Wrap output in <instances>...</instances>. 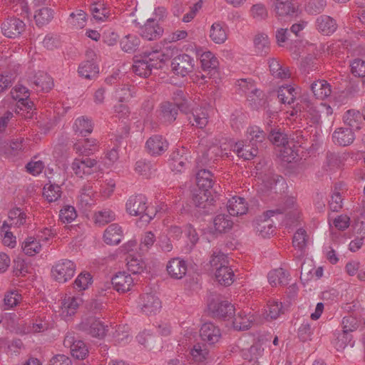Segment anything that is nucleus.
I'll return each instance as SVG.
<instances>
[{
	"mask_svg": "<svg viewBox=\"0 0 365 365\" xmlns=\"http://www.w3.org/2000/svg\"><path fill=\"white\" fill-rule=\"evenodd\" d=\"M265 187L270 190H274L275 193L278 192L277 186L284 185V179L281 175L277 174L266 175L263 180Z\"/></svg>",
	"mask_w": 365,
	"mask_h": 365,
	"instance_id": "nucleus-52",
	"label": "nucleus"
},
{
	"mask_svg": "<svg viewBox=\"0 0 365 365\" xmlns=\"http://www.w3.org/2000/svg\"><path fill=\"white\" fill-rule=\"evenodd\" d=\"M92 283V276L88 272L81 273L76 279L73 283L74 289L78 291H83L88 289Z\"/></svg>",
	"mask_w": 365,
	"mask_h": 365,
	"instance_id": "nucleus-53",
	"label": "nucleus"
},
{
	"mask_svg": "<svg viewBox=\"0 0 365 365\" xmlns=\"http://www.w3.org/2000/svg\"><path fill=\"white\" fill-rule=\"evenodd\" d=\"M215 232L222 234L228 232L233 226V221L230 215L220 214L217 215L213 220Z\"/></svg>",
	"mask_w": 365,
	"mask_h": 365,
	"instance_id": "nucleus-32",
	"label": "nucleus"
},
{
	"mask_svg": "<svg viewBox=\"0 0 365 365\" xmlns=\"http://www.w3.org/2000/svg\"><path fill=\"white\" fill-rule=\"evenodd\" d=\"M289 274L282 268L275 269L268 274V281L272 287L277 285L284 286L288 284V277Z\"/></svg>",
	"mask_w": 365,
	"mask_h": 365,
	"instance_id": "nucleus-34",
	"label": "nucleus"
},
{
	"mask_svg": "<svg viewBox=\"0 0 365 365\" xmlns=\"http://www.w3.org/2000/svg\"><path fill=\"white\" fill-rule=\"evenodd\" d=\"M268 139L274 145L284 147L285 149H287V145H289L287 135L280 129H271Z\"/></svg>",
	"mask_w": 365,
	"mask_h": 365,
	"instance_id": "nucleus-42",
	"label": "nucleus"
},
{
	"mask_svg": "<svg viewBox=\"0 0 365 365\" xmlns=\"http://www.w3.org/2000/svg\"><path fill=\"white\" fill-rule=\"evenodd\" d=\"M34 84L37 91L48 92L53 86L52 78L44 72H38L35 76Z\"/></svg>",
	"mask_w": 365,
	"mask_h": 365,
	"instance_id": "nucleus-31",
	"label": "nucleus"
},
{
	"mask_svg": "<svg viewBox=\"0 0 365 365\" xmlns=\"http://www.w3.org/2000/svg\"><path fill=\"white\" fill-rule=\"evenodd\" d=\"M349 344L353 346V344H351V335L344 331L339 333L334 340V346L337 351L344 349Z\"/></svg>",
	"mask_w": 365,
	"mask_h": 365,
	"instance_id": "nucleus-58",
	"label": "nucleus"
},
{
	"mask_svg": "<svg viewBox=\"0 0 365 365\" xmlns=\"http://www.w3.org/2000/svg\"><path fill=\"white\" fill-rule=\"evenodd\" d=\"M166 269L171 278L180 279L187 273V262L179 257L171 259L167 264Z\"/></svg>",
	"mask_w": 365,
	"mask_h": 365,
	"instance_id": "nucleus-14",
	"label": "nucleus"
},
{
	"mask_svg": "<svg viewBox=\"0 0 365 365\" xmlns=\"http://www.w3.org/2000/svg\"><path fill=\"white\" fill-rule=\"evenodd\" d=\"M64 345L70 346L72 356L77 359H84L88 354L86 344L81 340L72 341L71 338L66 336Z\"/></svg>",
	"mask_w": 365,
	"mask_h": 365,
	"instance_id": "nucleus-20",
	"label": "nucleus"
},
{
	"mask_svg": "<svg viewBox=\"0 0 365 365\" xmlns=\"http://www.w3.org/2000/svg\"><path fill=\"white\" fill-rule=\"evenodd\" d=\"M76 217V209L71 205H65L60 210L59 218L63 223H71Z\"/></svg>",
	"mask_w": 365,
	"mask_h": 365,
	"instance_id": "nucleus-56",
	"label": "nucleus"
},
{
	"mask_svg": "<svg viewBox=\"0 0 365 365\" xmlns=\"http://www.w3.org/2000/svg\"><path fill=\"white\" fill-rule=\"evenodd\" d=\"M71 168L75 175L79 178L91 175L101 169L97 160L88 158V156L74 159L71 164Z\"/></svg>",
	"mask_w": 365,
	"mask_h": 365,
	"instance_id": "nucleus-3",
	"label": "nucleus"
},
{
	"mask_svg": "<svg viewBox=\"0 0 365 365\" xmlns=\"http://www.w3.org/2000/svg\"><path fill=\"white\" fill-rule=\"evenodd\" d=\"M307 232L303 229H299L293 236V246L299 250H303L306 246Z\"/></svg>",
	"mask_w": 365,
	"mask_h": 365,
	"instance_id": "nucleus-62",
	"label": "nucleus"
},
{
	"mask_svg": "<svg viewBox=\"0 0 365 365\" xmlns=\"http://www.w3.org/2000/svg\"><path fill=\"white\" fill-rule=\"evenodd\" d=\"M295 89L290 86H282L279 88L277 98L282 103L292 104L296 99Z\"/></svg>",
	"mask_w": 365,
	"mask_h": 365,
	"instance_id": "nucleus-41",
	"label": "nucleus"
},
{
	"mask_svg": "<svg viewBox=\"0 0 365 365\" xmlns=\"http://www.w3.org/2000/svg\"><path fill=\"white\" fill-rule=\"evenodd\" d=\"M201 67L204 71H207V75L210 76L215 74L218 66L217 58L210 51H206L201 54L200 58Z\"/></svg>",
	"mask_w": 365,
	"mask_h": 365,
	"instance_id": "nucleus-22",
	"label": "nucleus"
},
{
	"mask_svg": "<svg viewBox=\"0 0 365 365\" xmlns=\"http://www.w3.org/2000/svg\"><path fill=\"white\" fill-rule=\"evenodd\" d=\"M210 37L215 43L220 44L224 43L227 38L225 23H214L210 28Z\"/></svg>",
	"mask_w": 365,
	"mask_h": 365,
	"instance_id": "nucleus-29",
	"label": "nucleus"
},
{
	"mask_svg": "<svg viewBox=\"0 0 365 365\" xmlns=\"http://www.w3.org/2000/svg\"><path fill=\"white\" fill-rule=\"evenodd\" d=\"M123 237L121 227L118 224L110 225L104 232V242L108 245H118L120 242Z\"/></svg>",
	"mask_w": 365,
	"mask_h": 365,
	"instance_id": "nucleus-23",
	"label": "nucleus"
},
{
	"mask_svg": "<svg viewBox=\"0 0 365 365\" xmlns=\"http://www.w3.org/2000/svg\"><path fill=\"white\" fill-rule=\"evenodd\" d=\"M139 33L145 39L153 41L160 37L163 33V29L155 19H149L143 26H140Z\"/></svg>",
	"mask_w": 365,
	"mask_h": 365,
	"instance_id": "nucleus-13",
	"label": "nucleus"
},
{
	"mask_svg": "<svg viewBox=\"0 0 365 365\" xmlns=\"http://www.w3.org/2000/svg\"><path fill=\"white\" fill-rule=\"evenodd\" d=\"M310 89L317 99L324 100L331 95V86L325 80H317L314 81Z\"/></svg>",
	"mask_w": 365,
	"mask_h": 365,
	"instance_id": "nucleus-24",
	"label": "nucleus"
},
{
	"mask_svg": "<svg viewBox=\"0 0 365 365\" xmlns=\"http://www.w3.org/2000/svg\"><path fill=\"white\" fill-rule=\"evenodd\" d=\"M365 324V319L362 317L358 318L353 314H349L343 318L342 328L344 332H351L359 328H363Z\"/></svg>",
	"mask_w": 365,
	"mask_h": 365,
	"instance_id": "nucleus-30",
	"label": "nucleus"
},
{
	"mask_svg": "<svg viewBox=\"0 0 365 365\" xmlns=\"http://www.w3.org/2000/svg\"><path fill=\"white\" fill-rule=\"evenodd\" d=\"M97 145V140L94 138H85L83 141H78L73 145V149L77 153L83 156H89L93 151Z\"/></svg>",
	"mask_w": 365,
	"mask_h": 365,
	"instance_id": "nucleus-36",
	"label": "nucleus"
},
{
	"mask_svg": "<svg viewBox=\"0 0 365 365\" xmlns=\"http://www.w3.org/2000/svg\"><path fill=\"white\" fill-rule=\"evenodd\" d=\"M326 5V0H309L306 10L312 14H319L323 11Z\"/></svg>",
	"mask_w": 365,
	"mask_h": 365,
	"instance_id": "nucleus-64",
	"label": "nucleus"
},
{
	"mask_svg": "<svg viewBox=\"0 0 365 365\" xmlns=\"http://www.w3.org/2000/svg\"><path fill=\"white\" fill-rule=\"evenodd\" d=\"M201 339L209 344L217 343L221 337L220 329L211 322L202 324L200 331Z\"/></svg>",
	"mask_w": 365,
	"mask_h": 365,
	"instance_id": "nucleus-16",
	"label": "nucleus"
},
{
	"mask_svg": "<svg viewBox=\"0 0 365 365\" xmlns=\"http://www.w3.org/2000/svg\"><path fill=\"white\" fill-rule=\"evenodd\" d=\"M73 128L76 133L86 137L93 131V125L91 120L84 116L78 118L74 123Z\"/></svg>",
	"mask_w": 365,
	"mask_h": 365,
	"instance_id": "nucleus-37",
	"label": "nucleus"
},
{
	"mask_svg": "<svg viewBox=\"0 0 365 365\" xmlns=\"http://www.w3.org/2000/svg\"><path fill=\"white\" fill-rule=\"evenodd\" d=\"M269 71L272 75L277 78L286 79L291 76V73L287 67H283L279 61L272 58L269 61Z\"/></svg>",
	"mask_w": 365,
	"mask_h": 365,
	"instance_id": "nucleus-35",
	"label": "nucleus"
},
{
	"mask_svg": "<svg viewBox=\"0 0 365 365\" xmlns=\"http://www.w3.org/2000/svg\"><path fill=\"white\" fill-rule=\"evenodd\" d=\"M355 139L353 129L349 128H339L332 134V140L334 144L340 146H348Z\"/></svg>",
	"mask_w": 365,
	"mask_h": 365,
	"instance_id": "nucleus-17",
	"label": "nucleus"
},
{
	"mask_svg": "<svg viewBox=\"0 0 365 365\" xmlns=\"http://www.w3.org/2000/svg\"><path fill=\"white\" fill-rule=\"evenodd\" d=\"M139 306L146 315L155 314L161 308V302L155 295L146 293L140 298Z\"/></svg>",
	"mask_w": 365,
	"mask_h": 365,
	"instance_id": "nucleus-11",
	"label": "nucleus"
},
{
	"mask_svg": "<svg viewBox=\"0 0 365 365\" xmlns=\"http://www.w3.org/2000/svg\"><path fill=\"white\" fill-rule=\"evenodd\" d=\"M111 283L118 292H125L130 289L133 284V279L125 272H119L111 279Z\"/></svg>",
	"mask_w": 365,
	"mask_h": 365,
	"instance_id": "nucleus-18",
	"label": "nucleus"
},
{
	"mask_svg": "<svg viewBox=\"0 0 365 365\" xmlns=\"http://www.w3.org/2000/svg\"><path fill=\"white\" fill-rule=\"evenodd\" d=\"M210 264L217 269V267L229 266V259L225 254L222 252L220 250H216L212 252Z\"/></svg>",
	"mask_w": 365,
	"mask_h": 365,
	"instance_id": "nucleus-50",
	"label": "nucleus"
},
{
	"mask_svg": "<svg viewBox=\"0 0 365 365\" xmlns=\"http://www.w3.org/2000/svg\"><path fill=\"white\" fill-rule=\"evenodd\" d=\"M91 11L93 17L98 21H103L109 17V11L103 4H92Z\"/></svg>",
	"mask_w": 365,
	"mask_h": 365,
	"instance_id": "nucleus-54",
	"label": "nucleus"
},
{
	"mask_svg": "<svg viewBox=\"0 0 365 365\" xmlns=\"http://www.w3.org/2000/svg\"><path fill=\"white\" fill-rule=\"evenodd\" d=\"M139 42L140 41L138 38L128 35L122 40L120 44L123 51L125 52H132L135 51L139 45Z\"/></svg>",
	"mask_w": 365,
	"mask_h": 365,
	"instance_id": "nucleus-61",
	"label": "nucleus"
},
{
	"mask_svg": "<svg viewBox=\"0 0 365 365\" xmlns=\"http://www.w3.org/2000/svg\"><path fill=\"white\" fill-rule=\"evenodd\" d=\"M191 115L188 117L190 123L193 126L200 128L205 127L208 122L209 113L207 108L205 107H200L193 109L191 107Z\"/></svg>",
	"mask_w": 365,
	"mask_h": 365,
	"instance_id": "nucleus-21",
	"label": "nucleus"
},
{
	"mask_svg": "<svg viewBox=\"0 0 365 365\" xmlns=\"http://www.w3.org/2000/svg\"><path fill=\"white\" fill-rule=\"evenodd\" d=\"M126 211L133 216H140L143 222L148 223L155 216L158 210L147 205V198L143 195L131 196L126 202Z\"/></svg>",
	"mask_w": 365,
	"mask_h": 365,
	"instance_id": "nucleus-2",
	"label": "nucleus"
},
{
	"mask_svg": "<svg viewBox=\"0 0 365 365\" xmlns=\"http://www.w3.org/2000/svg\"><path fill=\"white\" fill-rule=\"evenodd\" d=\"M82 302V299L79 297H68V299H64L62 303V308L64 311H66L67 315H73L76 312V310L78 309L79 304Z\"/></svg>",
	"mask_w": 365,
	"mask_h": 365,
	"instance_id": "nucleus-55",
	"label": "nucleus"
},
{
	"mask_svg": "<svg viewBox=\"0 0 365 365\" xmlns=\"http://www.w3.org/2000/svg\"><path fill=\"white\" fill-rule=\"evenodd\" d=\"M263 349L259 344L252 345L249 349L242 350V356L248 361L257 362L258 357L261 356Z\"/></svg>",
	"mask_w": 365,
	"mask_h": 365,
	"instance_id": "nucleus-48",
	"label": "nucleus"
},
{
	"mask_svg": "<svg viewBox=\"0 0 365 365\" xmlns=\"http://www.w3.org/2000/svg\"><path fill=\"white\" fill-rule=\"evenodd\" d=\"M173 104L176 105L179 110L185 114L191 112V102L187 94L185 93L182 90L177 89L173 94Z\"/></svg>",
	"mask_w": 365,
	"mask_h": 365,
	"instance_id": "nucleus-25",
	"label": "nucleus"
},
{
	"mask_svg": "<svg viewBox=\"0 0 365 365\" xmlns=\"http://www.w3.org/2000/svg\"><path fill=\"white\" fill-rule=\"evenodd\" d=\"M165 55L158 51H145L134 57L133 71L138 76L143 78L148 77L153 69L162 67Z\"/></svg>",
	"mask_w": 365,
	"mask_h": 365,
	"instance_id": "nucleus-1",
	"label": "nucleus"
},
{
	"mask_svg": "<svg viewBox=\"0 0 365 365\" xmlns=\"http://www.w3.org/2000/svg\"><path fill=\"white\" fill-rule=\"evenodd\" d=\"M178 110L179 108L173 103L169 101L163 102L160 106L161 118L166 123H172L177 118Z\"/></svg>",
	"mask_w": 365,
	"mask_h": 365,
	"instance_id": "nucleus-28",
	"label": "nucleus"
},
{
	"mask_svg": "<svg viewBox=\"0 0 365 365\" xmlns=\"http://www.w3.org/2000/svg\"><path fill=\"white\" fill-rule=\"evenodd\" d=\"M196 183L198 189L209 190L213 185L212 173L206 168H197Z\"/></svg>",
	"mask_w": 365,
	"mask_h": 365,
	"instance_id": "nucleus-27",
	"label": "nucleus"
},
{
	"mask_svg": "<svg viewBox=\"0 0 365 365\" xmlns=\"http://www.w3.org/2000/svg\"><path fill=\"white\" fill-rule=\"evenodd\" d=\"M215 276L218 283L225 287L231 285L234 282V272L230 265L225 267H217Z\"/></svg>",
	"mask_w": 365,
	"mask_h": 365,
	"instance_id": "nucleus-33",
	"label": "nucleus"
},
{
	"mask_svg": "<svg viewBox=\"0 0 365 365\" xmlns=\"http://www.w3.org/2000/svg\"><path fill=\"white\" fill-rule=\"evenodd\" d=\"M78 72L86 79H93L97 76L99 68L93 61H86L80 64Z\"/></svg>",
	"mask_w": 365,
	"mask_h": 365,
	"instance_id": "nucleus-38",
	"label": "nucleus"
},
{
	"mask_svg": "<svg viewBox=\"0 0 365 365\" xmlns=\"http://www.w3.org/2000/svg\"><path fill=\"white\" fill-rule=\"evenodd\" d=\"M255 46L260 55H265L268 53L269 41L268 36L264 34H258L254 39Z\"/></svg>",
	"mask_w": 365,
	"mask_h": 365,
	"instance_id": "nucleus-51",
	"label": "nucleus"
},
{
	"mask_svg": "<svg viewBox=\"0 0 365 365\" xmlns=\"http://www.w3.org/2000/svg\"><path fill=\"white\" fill-rule=\"evenodd\" d=\"M233 150L236 152L238 157L245 160H250L258 154L257 145L250 142L248 144L245 143L244 141L237 142L233 147Z\"/></svg>",
	"mask_w": 365,
	"mask_h": 365,
	"instance_id": "nucleus-15",
	"label": "nucleus"
},
{
	"mask_svg": "<svg viewBox=\"0 0 365 365\" xmlns=\"http://www.w3.org/2000/svg\"><path fill=\"white\" fill-rule=\"evenodd\" d=\"M29 266L25 260L21 257H17L14 260V272L16 276H25L29 273Z\"/></svg>",
	"mask_w": 365,
	"mask_h": 365,
	"instance_id": "nucleus-63",
	"label": "nucleus"
},
{
	"mask_svg": "<svg viewBox=\"0 0 365 365\" xmlns=\"http://www.w3.org/2000/svg\"><path fill=\"white\" fill-rule=\"evenodd\" d=\"M101 321L96 317H89L83 319L78 325V329L85 332L86 334L98 339L105 336L107 329Z\"/></svg>",
	"mask_w": 365,
	"mask_h": 365,
	"instance_id": "nucleus-4",
	"label": "nucleus"
},
{
	"mask_svg": "<svg viewBox=\"0 0 365 365\" xmlns=\"http://www.w3.org/2000/svg\"><path fill=\"white\" fill-rule=\"evenodd\" d=\"M317 29L324 35H330L337 29L336 20L327 15H321L316 20Z\"/></svg>",
	"mask_w": 365,
	"mask_h": 365,
	"instance_id": "nucleus-19",
	"label": "nucleus"
},
{
	"mask_svg": "<svg viewBox=\"0 0 365 365\" xmlns=\"http://www.w3.org/2000/svg\"><path fill=\"white\" fill-rule=\"evenodd\" d=\"M247 210V203L244 198L233 197L227 202V211L230 215L238 216L246 213Z\"/></svg>",
	"mask_w": 365,
	"mask_h": 365,
	"instance_id": "nucleus-26",
	"label": "nucleus"
},
{
	"mask_svg": "<svg viewBox=\"0 0 365 365\" xmlns=\"http://www.w3.org/2000/svg\"><path fill=\"white\" fill-rule=\"evenodd\" d=\"M126 260L128 269L133 274H140L144 271L145 264L140 258L129 255L127 257Z\"/></svg>",
	"mask_w": 365,
	"mask_h": 365,
	"instance_id": "nucleus-47",
	"label": "nucleus"
},
{
	"mask_svg": "<svg viewBox=\"0 0 365 365\" xmlns=\"http://www.w3.org/2000/svg\"><path fill=\"white\" fill-rule=\"evenodd\" d=\"M53 18V11L48 7H43L36 11L34 19L38 26L48 24Z\"/></svg>",
	"mask_w": 365,
	"mask_h": 365,
	"instance_id": "nucleus-43",
	"label": "nucleus"
},
{
	"mask_svg": "<svg viewBox=\"0 0 365 365\" xmlns=\"http://www.w3.org/2000/svg\"><path fill=\"white\" fill-rule=\"evenodd\" d=\"M200 344L194 345L193 348L190 351V354L192 356L194 361L197 362H202L205 360L209 354L208 351L203 348Z\"/></svg>",
	"mask_w": 365,
	"mask_h": 365,
	"instance_id": "nucleus-59",
	"label": "nucleus"
},
{
	"mask_svg": "<svg viewBox=\"0 0 365 365\" xmlns=\"http://www.w3.org/2000/svg\"><path fill=\"white\" fill-rule=\"evenodd\" d=\"M25 28L24 22L16 17L8 18L1 24L2 33L7 38L19 37L25 31Z\"/></svg>",
	"mask_w": 365,
	"mask_h": 365,
	"instance_id": "nucleus-9",
	"label": "nucleus"
},
{
	"mask_svg": "<svg viewBox=\"0 0 365 365\" xmlns=\"http://www.w3.org/2000/svg\"><path fill=\"white\" fill-rule=\"evenodd\" d=\"M115 218V213L108 209L99 211L95 214V222L100 225H104L113 221Z\"/></svg>",
	"mask_w": 365,
	"mask_h": 365,
	"instance_id": "nucleus-57",
	"label": "nucleus"
},
{
	"mask_svg": "<svg viewBox=\"0 0 365 365\" xmlns=\"http://www.w3.org/2000/svg\"><path fill=\"white\" fill-rule=\"evenodd\" d=\"M22 249L25 255L33 256L41 251V245L33 237H28L22 244Z\"/></svg>",
	"mask_w": 365,
	"mask_h": 365,
	"instance_id": "nucleus-46",
	"label": "nucleus"
},
{
	"mask_svg": "<svg viewBox=\"0 0 365 365\" xmlns=\"http://www.w3.org/2000/svg\"><path fill=\"white\" fill-rule=\"evenodd\" d=\"M276 14L279 16H291L297 11L295 5L290 0H280L275 4Z\"/></svg>",
	"mask_w": 365,
	"mask_h": 365,
	"instance_id": "nucleus-40",
	"label": "nucleus"
},
{
	"mask_svg": "<svg viewBox=\"0 0 365 365\" xmlns=\"http://www.w3.org/2000/svg\"><path fill=\"white\" fill-rule=\"evenodd\" d=\"M145 148L151 155H160L168 148V143L162 135H154L147 140Z\"/></svg>",
	"mask_w": 365,
	"mask_h": 365,
	"instance_id": "nucleus-12",
	"label": "nucleus"
},
{
	"mask_svg": "<svg viewBox=\"0 0 365 365\" xmlns=\"http://www.w3.org/2000/svg\"><path fill=\"white\" fill-rule=\"evenodd\" d=\"M75 270L74 263L65 259L58 261L53 266L51 273L56 281L59 283H65L73 277Z\"/></svg>",
	"mask_w": 365,
	"mask_h": 365,
	"instance_id": "nucleus-5",
	"label": "nucleus"
},
{
	"mask_svg": "<svg viewBox=\"0 0 365 365\" xmlns=\"http://www.w3.org/2000/svg\"><path fill=\"white\" fill-rule=\"evenodd\" d=\"M208 309L213 317L225 320L232 318L235 310L230 302L220 299H212L208 304Z\"/></svg>",
	"mask_w": 365,
	"mask_h": 365,
	"instance_id": "nucleus-6",
	"label": "nucleus"
},
{
	"mask_svg": "<svg viewBox=\"0 0 365 365\" xmlns=\"http://www.w3.org/2000/svg\"><path fill=\"white\" fill-rule=\"evenodd\" d=\"M61 187L55 184H46L43 187V196L49 202H55L61 197Z\"/></svg>",
	"mask_w": 365,
	"mask_h": 365,
	"instance_id": "nucleus-49",
	"label": "nucleus"
},
{
	"mask_svg": "<svg viewBox=\"0 0 365 365\" xmlns=\"http://www.w3.org/2000/svg\"><path fill=\"white\" fill-rule=\"evenodd\" d=\"M210 195V190L198 189L192 193V202L197 207L206 208Z\"/></svg>",
	"mask_w": 365,
	"mask_h": 365,
	"instance_id": "nucleus-45",
	"label": "nucleus"
},
{
	"mask_svg": "<svg viewBox=\"0 0 365 365\" xmlns=\"http://www.w3.org/2000/svg\"><path fill=\"white\" fill-rule=\"evenodd\" d=\"M251 317L245 314V312H239L235 317L232 322L233 327L236 330H247L251 327L252 321Z\"/></svg>",
	"mask_w": 365,
	"mask_h": 365,
	"instance_id": "nucleus-44",
	"label": "nucleus"
},
{
	"mask_svg": "<svg viewBox=\"0 0 365 365\" xmlns=\"http://www.w3.org/2000/svg\"><path fill=\"white\" fill-rule=\"evenodd\" d=\"M284 211V208H277L266 211L264 212L263 216L257 220L255 229L263 237L270 235L273 232V222L270 218L275 215H282Z\"/></svg>",
	"mask_w": 365,
	"mask_h": 365,
	"instance_id": "nucleus-8",
	"label": "nucleus"
},
{
	"mask_svg": "<svg viewBox=\"0 0 365 365\" xmlns=\"http://www.w3.org/2000/svg\"><path fill=\"white\" fill-rule=\"evenodd\" d=\"M297 109L303 113V117L309 119L313 124H319L321 116L314 103L307 97L302 96L297 104Z\"/></svg>",
	"mask_w": 365,
	"mask_h": 365,
	"instance_id": "nucleus-10",
	"label": "nucleus"
},
{
	"mask_svg": "<svg viewBox=\"0 0 365 365\" xmlns=\"http://www.w3.org/2000/svg\"><path fill=\"white\" fill-rule=\"evenodd\" d=\"M363 118V115L356 110H349L344 115L343 119L345 124L349 126V128L358 130L360 128L359 124Z\"/></svg>",
	"mask_w": 365,
	"mask_h": 365,
	"instance_id": "nucleus-39",
	"label": "nucleus"
},
{
	"mask_svg": "<svg viewBox=\"0 0 365 365\" xmlns=\"http://www.w3.org/2000/svg\"><path fill=\"white\" fill-rule=\"evenodd\" d=\"M351 73L356 77H365V61L354 59L350 64Z\"/></svg>",
	"mask_w": 365,
	"mask_h": 365,
	"instance_id": "nucleus-60",
	"label": "nucleus"
},
{
	"mask_svg": "<svg viewBox=\"0 0 365 365\" xmlns=\"http://www.w3.org/2000/svg\"><path fill=\"white\" fill-rule=\"evenodd\" d=\"M171 67L175 75L184 77L193 71L194 60L187 54H180L173 58Z\"/></svg>",
	"mask_w": 365,
	"mask_h": 365,
	"instance_id": "nucleus-7",
	"label": "nucleus"
}]
</instances>
